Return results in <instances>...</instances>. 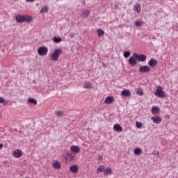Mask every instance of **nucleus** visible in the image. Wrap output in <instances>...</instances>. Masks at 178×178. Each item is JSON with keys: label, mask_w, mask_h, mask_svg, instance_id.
<instances>
[{"label": "nucleus", "mask_w": 178, "mask_h": 178, "mask_svg": "<svg viewBox=\"0 0 178 178\" xmlns=\"http://www.w3.org/2000/svg\"><path fill=\"white\" fill-rule=\"evenodd\" d=\"M62 49H55L54 52L51 54V59L54 62L59 60V56L62 55Z\"/></svg>", "instance_id": "f257e3e1"}, {"label": "nucleus", "mask_w": 178, "mask_h": 178, "mask_svg": "<svg viewBox=\"0 0 178 178\" xmlns=\"http://www.w3.org/2000/svg\"><path fill=\"white\" fill-rule=\"evenodd\" d=\"M154 95L158 97V98H165V92L162 89V87H158L154 92Z\"/></svg>", "instance_id": "f03ea898"}, {"label": "nucleus", "mask_w": 178, "mask_h": 178, "mask_svg": "<svg viewBox=\"0 0 178 178\" xmlns=\"http://www.w3.org/2000/svg\"><path fill=\"white\" fill-rule=\"evenodd\" d=\"M38 54L40 56H45L48 54V48L45 46H42L38 48Z\"/></svg>", "instance_id": "7ed1b4c3"}, {"label": "nucleus", "mask_w": 178, "mask_h": 178, "mask_svg": "<svg viewBox=\"0 0 178 178\" xmlns=\"http://www.w3.org/2000/svg\"><path fill=\"white\" fill-rule=\"evenodd\" d=\"M137 56H136V53H134L129 59V63L131 66H136L137 65Z\"/></svg>", "instance_id": "20e7f679"}, {"label": "nucleus", "mask_w": 178, "mask_h": 178, "mask_svg": "<svg viewBox=\"0 0 178 178\" xmlns=\"http://www.w3.org/2000/svg\"><path fill=\"white\" fill-rule=\"evenodd\" d=\"M151 71V67L148 65H144L140 67L139 72L140 73H148V72Z\"/></svg>", "instance_id": "39448f33"}, {"label": "nucleus", "mask_w": 178, "mask_h": 178, "mask_svg": "<svg viewBox=\"0 0 178 178\" xmlns=\"http://www.w3.org/2000/svg\"><path fill=\"white\" fill-rule=\"evenodd\" d=\"M70 172H71V173H73L74 175H77V173H79V165H73L70 166Z\"/></svg>", "instance_id": "423d86ee"}, {"label": "nucleus", "mask_w": 178, "mask_h": 178, "mask_svg": "<svg viewBox=\"0 0 178 178\" xmlns=\"http://www.w3.org/2000/svg\"><path fill=\"white\" fill-rule=\"evenodd\" d=\"M136 58L138 62H145L147 60V56L144 54H136Z\"/></svg>", "instance_id": "0eeeda50"}, {"label": "nucleus", "mask_w": 178, "mask_h": 178, "mask_svg": "<svg viewBox=\"0 0 178 178\" xmlns=\"http://www.w3.org/2000/svg\"><path fill=\"white\" fill-rule=\"evenodd\" d=\"M13 155L14 158H20L23 155V152L20 149H15L13 152Z\"/></svg>", "instance_id": "6e6552de"}, {"label": "nucleus", "mask_w": 178, "mask_h": 178, "mask_svg": "<svg viewBox=\"0 0 178 178\" xmlns=\"http://www.w3.org/2000/svg\"><path fill=\"white\" fill-rule=\"evenodd\" d=\"M148 65L150 66V67H155V66L158 65V60L155 58H151L148 62Z\"/></svg>", "instance_id": "1a4fd4ad"}, {"label": "nucleus", "mask_w": 178, "mask_h": 178, "mask_svg": "<svg viewBox=\"0 0 178 178\" xmlns=\"http://www.w3.org/2000/svg\"><path fill=\"white\" fill-rule=\"evenodd\" d=\"M104 175L105 176H111V175H113V171L112 170V168L108 167L107 168H104Z\"/></svg>", "instance_id": "9d476101"}, {"label": "nucleus", "mask_w": 178, "mask_h": 178, "mask_svg": "<svg viewBox=\"0 0 178 178\" xmlns=\"http://www.w3.org/2000/svg\"><path fill=\"white\" fill-rule=\"evenodd\" d=\"M113 101H115L113 97L108 96L105 99L104 104H106L107 105H111V104H113Z\"/></svg>", "instance_id": "9b49d317"}, {"label": "nucleus", "mask_w": 178, "mask_h": 178, "mask_svg": "<svg viewBox=\"0 0 178 178\" xmlns=\"http://www.w3.org/2000/svg\"><path fill=\"white\" fill-rule=\"evenodd\" d=\"M155 124H159L162 122V118L159 116H154L151 118Z\"/></svg>", "instance_id": "f8f14e48"}, {"label": "nucleus", "mask_w": 178, "mask_h": 178, "mask_svg": "<svg viewBox=\"0 0 178 178\" xmlns=\"http://www.w3.org/2000/svg\"><path fill=\"white\" fill-rule=\"evenodd\" d=\"M70 149L72 152L74 154H79L80 153V147L79 146L73 145L70 147Z\"/></svg>", "instance_id": "ddd939ff"}, {"label": "nucleus", "mask_w": 178, "mask_h": 178, "mask_svg": "<svg viewBox=\"0 0 178 178\" xmlns=\"http://www.w3.org/2000/svg\"><path fill=\"white\" fill-rule=\"evenodd\" d=\"M23 22L26 23H31L33 22V17L30 15H24Z\"/></svg>", "instance_id": "4468645a"}, {"label": "nucleus", "mask_w": 178, "mask_h": 178, "mask_svg": "<svg viewBox=\"0 0 178 178\" xmlns=\"http://www.w3.org/2000/svg\"><path fill=\"white\" fill-rule=\"evenodd\" d=\"M52 168L54 169H60V168H62V165L60 163L58 162V161H53Z\"/></svg>", "instance_id": "2eb2a0df"}, {"label": "nucleus", "mask_w": 178, "mask_h": 178, "mask_svg": "<svg viewBox=\"0 0 178 178\" xmlns=\"http://www.w3.org/2000/svg\"><path fill=\"white\" fill-rule=\"evenodd\" d=\"M122 97H130L131 95V93L130 92V90H124L121 92Z\"/></svg>", "instance_id": "dca6fc26"}, {"label": "nucleus", "mask_w": 178, "mask_h": 178, "mask_svg": "<svg viewBox=\"0 0 178 178\" xmlns=\"http://www.w3.org/2000/svg\"><path fill=\"white\" fill-rule=\"evenodd\" d=\"M113 129L115 131H123V128L120 127V124H116L114 125Z\"/></svg>", "instance_id": "f3484780"}, {"label": "nucleus", "mask_w": 178, "mask_h": 178, "mask_svg": "<svg viewBox=\"0 0 178 178\" xmlns=\"http://www.w3.org/2000/svg\"><path fill=\"white\" fill-rule=\"evenodd\" d=\"M90 16V11L88 10H83L82 12V17L83 19H86Z\"/></svg>", "instance_id": "a211bd4d"}, {"label": "nucleus", "mask_w": 178, "mask_h": 178, "mask_svg": "<svg viewBox=\"0 0 178 178\" xmlns=\"http://www.w3.org/2000/svg\"><path fill=\"white\" fill-rule=\"evenodd\" d=\"M83 88H86L88 90L90 88H92V85H91V83H90L89 81H86L84 83Z\"/></svg>", "instance_id": "6ab92c4d"}, {"label": "nucleus", "mask_w": 178, "mask_h": 178, "mask_svg": "<svg viewBox=\"0 0 178 178\" xmlns=\"http://www.w3.org/2000/svg\"><path fill=\"white\" fill-rule=\"evenodd\" d=\"M134 12H137L138 13H140L141 11V7L140 6V4H136L134 8Z\"/></svg>", "instance_id": "aec40b11"}, {"label": "nucleus", "mask_w": 178, "mask_h": 178, "mask_svg": "<svg viewBox=\"0 0 178 178\" xmlns=\"http://www.w3.org/2000/svg\"><path fill=\"white\" fill-rule=\"evenodd\" d=\"M134 153L135 154V155H141V154H143V149H141V148L140 147H138L134 149Z\"/></svg>", "instance_id": "412c9836"}, {"label": "nucleus", "mask_w": 178, "mask_h": 178, "mask_svg": "<svg viewBox=\"0 0 178 178\" xmlns=\"http://www.w3.org/2000/svg\"><path fill=\"white\" fill-rule=\"evenodd\" d=\"M15 20L16 22H17V23H23V16H22L21 15H17L16 16Z\"/></svg>", "instance_id": "4be33fe9"}, {"label": "nucleus", "mask_w": 178, "mask_h": 178, "mask_svg": "<svg viewBox=\"0 0 178 178\" xmlns=\"http://www.w3.org/2000/svg\"><path fill=\"white\" fill-rule=\"evenodd\" d=\"M49 10V8L48 6H45L40 10V13H48V11Z\"/></svg>", "instance_id": "5701e85b"}, {"label": "nucleus", "mask_w": 178, "mask_h": 178, "mask_svg": "<svg viewBox=\"0 0 178 178\" xmlns=\"http://www.w3.org/2000/svg\"><path fill=\"white\" fill-rule=\"evenodd\" d=\"M28 102L29 104H33V105H37V100L34 98H29Z\"/></svg>", "instance_id": "b1692460"}, {"label": "nucleus", "mask_w": 178, "mask_h": 178, "mask_svg": "<svg viewBox=\"0 0 178 178\" xmlns=\"http://www.w3.org/2000/svg\"><path fill=\"white\" fill-rule=\"evenodd\" d=\"M54 42L56 44H59V42H62V38H58L55 36L53 39Z\"/></svg>", "instance_id": "393cba45"}, {"label": "nucleus", "mask_w": 178, "mask_h": 178, "mask_svg": "<svg viewBox=\"0 0 178 178\" xmlns=\"http://www.w3.org/2000/svg\"><path fill=\"white\" fill-rule=\"evenodd\" d=\"M104 170H105V166L99 165V167L97 170V173H99L101 172H104Z\"/></svg>", "instance_id": "a878e982"}, {"label": "nucleus", "mask_w": 178, "mask_h": 178, "mask_svg": "<svg viewBox=\"0 0 178 178\" xmlns=\"http://www.w3.org/2000/svg\"><path fill=\"white\" fill-rule=\"evenodd\" d=\"M97 33H98L99 37H102V35H104V34H105V32L104 31V30L99 29L97 30Z\"/></svg>", "instance_id": "bb28decb"}, {"label": "nucleus", "mask_w": 178, "mask_h": 178, "mask_svg": "<svg viewBox=\"0 0 178 178\" xmlns=\"http://www.w3.org/2000/svg\"><path fill=\"white\" fill-rule=\"evenodd\" d=\"M55 115L58 116V118H62L63 116V112L58 111L55 112Z\"/></svg>", "instance_id": "cd10ccee"}, {"label": "nucleus", "mask_w": 178, "mask_h": 178, "mask_svg": "<svg viewBox=\"0 0 178 178\" xmlns=\"http://www.w3.org/2000/svg\"><path fill=\"white\" fill-rule=\"evenodd\" d=\"M136 93L138 94V95H140L143 96L144 95V92L143 91V89L140 88L136 91Z\"/></svg>", "instance_id": "c85d7f7f"}, {"label": "nucleus", "mask_w": 178, "mask_h": 178, "mask_svg": "<svg viewBox=\"0 0 178 178\" xmlns=\"http://www.w3.org/2000/svg\"><path fill=\"white\" fill-rule=\"evenodd\" d=\"M159 111V108H158V107L154 106L152 108V113H156V112Z\"/></svg>", "instance_id": "c756f323"}, {"label": "nucleus", "mask_w": 178, "mask_h": 178, "mask_svg": "<svg viewBox=\"0 0 178 178\" xmlns=\"http://www.w3.org/2000/svg\"><path fill=\"white\" fill-rule=\"evenodd\" d=\"M130 55H131V52H130L129 51L124 52V58H129V56H130Z\"/></svg>", "instance_id": "7c9ffc66"}, {"label": "nucleus", "mask_w": 178, "mask_h": 178, "mask_svg": "<svg viewBox=\"0 0 178 178\" xmlns=\"http://www.w3.org/2000/svg\"><path fill=\"white\" fill-rule=\"evenodd\" d=\"M136 127L137 129H141V127H143V123L136 121Z\"/></svg>", "instance_id": "2f4dec72"}, {"label": "nucleus", "mask_w": 178, "mask_h": 178, "mask_svg": "<svg viewBox=\"0 0 178 178\" xmlns=\"http://www.w3.org/2000/svg\"><path fill=\"white\" fill-rule=\"evenodd\" d=\"M142 24H143L142 22L136 21V22H135V26H136V27H140Z\"/></svg>", "instance_id": "473e14b6"}, {"label": "nucleus", "mask_w": 178, "mask_h": 178, "mask_svg": "<svg viewBox=\"0 0 178 178\" xmlns=\"http://www.w3.org/2000/svg\"><path fill=\"white\" fill-rule=\"evenodd\" d=\"M5 102V99L3 97H0V104H3Z\"/></svg>", "instance_id": "72a5a7b5"}, {"label": "nucleus", "mask_w": 178, "mask_h": 178, "mask_svg": "<svg viewBox=\"0 0 178 178\" xmlns=\"http://www.w3.org/2000/svg\"><path fill=\"white\" fill-rule=\"evenodd\" d=\"M26 2H35V0H25Z\"/></svg>", "instance_id": "f704fd0d"}, {"label": "nucleus", "mask_w": 178, "mask_h": 178, "mask_svg": "<svg viewBox=\"0 0 178 178\" xmlns=\"http://www.w3.org/2000/svg\"><path fill=\"white\" fill-rule=\"evenodd\" d=\"M3 148V144L0 143V149H2Z\"/></svg>", "instance_id": "c9c22d12"}, {"label": "nucleus", "mask_w": 178, "mask_h": 178, "mask_svg": "<svg viewBox=\"0 0 178 178\" xmlns=\"http://www.w3.org/2000/svg\"><path fill=\"white\" fill-rule=\"evenodd\" d=\"M70 37H71V38H73V37H74V33H70Z\"/></svg>", "instance_id": "e433bc0d"}]
</instances>
